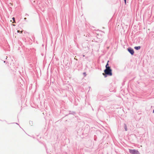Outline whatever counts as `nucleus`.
<instances>
[{
	"mask_svg": "<svg viewBox=\"0 0 154 154\" xmlns=\"http://www.w3.org/2000/svg\"><path fill=\"white\" fill-rule=\"evenodd\" d=\"M109 62V61H108V62H107V63L106 66V68H107V67H110L109 66V64H108V62Z\"/></svg>",
	"mask_w": 154,
	"mask_h": 154,
	"instance_id": "obj_5",
	"label": "nucleus"
},
{
	"mask_svg": "<svg viewBox=\"0 0 154 154\" xmlns=\"http://www.w3.org/2000/svg\"><path fill=\"white\" fill-rule=\"evenodd\" d=\"M128 51L131 54V55H133L134 53V52L133 49L131 48H129L128 49Z\"/></svg>",
	"mask_w": 154,
	"mask_h": 154,
	"instance_id": "obj_3",
	"label": "nucleus"
},
{
	"mask_svg": "<svg viewBox=\"0 0 154 154\" xmlns=\"http://www.w3.org/2000/svg\"><path fill=\"white\" fill-rule=\"evenodd\" d=\"M134 48L137 50H138L140 48V46L135 47Z\"/></svg>",
	"mask_w": 154,
	"mask_h": 154,
	"instance_id": "obj_4",
	"label": "nucleus"
},
{
	"mask_svg": "<svg viewBox=\"0 0 154 154\" xmlns=\"http://www.w3.org/2000/svg\"><path fill=\"white\" fill-rule=\"evenodd\" d=\"M83 74L85 76L86 75V73L85 72L83 73Z\"/></svg>",
	"mask_w": 154,
	"mask_h": 154,
	"instance_id": "obj_8",
	"label": "nucleus"
},
{
	"mask_svg": "<svg viewBox=\"0 0 154 154\" xmlns=\"http://www.w3.org/2000/svg\"><path fill=\"white\" fill-rule=\"evenodd\" d=\"M13 26H15V25H14H14H13Z\"/></svg>",
	"mask_w": 154,
	"mask_h": 154,
	"instance_id": "obj_14",
	"label": "nucleus"
},
{
	"mask_svg": "<svg viewBox=\"0 0 154 154\" xmlns=\"http://www.w3.org/2000/svg\"><path fill=\"white\" fill-rule=\"evenodd\" d=\"M125 131H127V127H126V125H125Z\"/></svg>",
	"mask_w": 154,
	"mask_h": 154,
	"instance_id": "obj_7",
	"label": "nucleus"
},
{
	"mask_svg": "<svg viewBox=\"0 0 154 154\" xmlns=\"http://www.w3.org/2000/svg\"><path fill=\"white\" fill-rule=\"evenodd\" d=\"M20 32V31L19 30H17V32Z\"/></svg>",
	"mask_w": 154,
	"mask_h": 154,
	"instance_id": "obj_10",
	"label": "nucleus"
},
{
	"mask_svg": "<svg viewBox=\"0 0 154 154\" xmlns=\"http://www.w3.org/2000/svg\"><path fill=\"white\" fill-rule=\"evenodd\" d=\"M104 73H103V75H105L106 74L110 76L112 75V70L110 67L106 68V69L104 71Z\"/></svg>",
	"mask_w": 154,
	"mask_h": 154,
	"instance_id": "obj_1",
	"label": "nucleus"
},
{
	"mask_svg": "<svg viewBox=\"0 0 154 154\" xmlns=\"http://www.w3.org/2000/svg\"><path fill=\"white\" fill-rule=\"evenodd\" d=\"M12 19L13 20V21H14V22H13V23H15V18L14 17H13V18H12Z\"/></svg>",
	"mask_w": 154,
	"mask_h": 154,
	"instance_id": "obj_6",
	"label": "nucleus"
},
{
	"mask_svg": "<svg viewBox=\"0 0 154 154\" xmlns=\"http://www.w3.org/2000/svg\"><path fill=\"white\" fill-rule=\"evenodd\" d=\"M20 32H21V33H22V32H23V31H20Z\"/></svg>",
	"mask_w": 154,
	"mask_h": 154,
	"instance_id": "obj_11",
	"label": "nucleus"
},
{
	"mask_svg": "<svg viewBox=\"0 0 154 154\" xmlns=\"http://www.w3.org/2000/svg\"><path fill=\"white\" fill-rule=\"evenodd\" d=\"M125 2V4H126V0H124Z\"/></svg>",
	"mask_w": 154,
	"mask_h": 154,
	"instance_id": "obj_9",
	"label": "nucleus"
},
{
	"mask_svg": "<svg viewBox=\"0 0 154 154\" xmlns=\"http://www.w3.org/2000/svg\"><path fill=\"white\" fill-rule=\"evenodd\" d=\"M153 113H154V109L153 110Z\"/></svg>",
	"mask_w": 154,
	"mask_h": 154,
	"instance_id": "obj_13",
	"label": "nucleus"
},
{
	"mask_svg": "<svg viewBox=\"0 0 154 154\" xmlns=\"http://www.w3.org/2000/svg\"><path fill=\"white\" fill-rule=\"evenodd\" d=\"M24 20H26V18H24Z\"/></svg>",
	"mask_w": 154,
	"mask_h": 154,
	"instance_id": "obj_12",
	"label": "nucleus"
},
{
	"mask_svg": "<svg viewBox=\"0 0 154 154\" xmlns=\"http://www.w3.org/2000/svg\"><path fill=\"white\" fill-rule=\"evenodd\" d=\"M129 151L131 154H139V152L138 150L135 149H129Z\"/></svg>",
	"mask_w": 154,
	"mask_h": 154,
	"instance_id": "obj_2",
	"label": "nucleus"
}]
</instances>
